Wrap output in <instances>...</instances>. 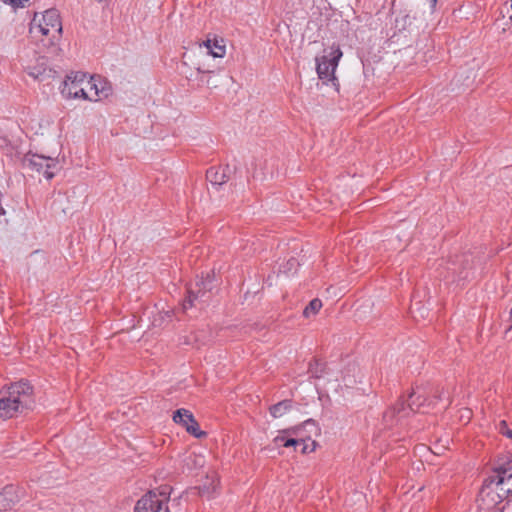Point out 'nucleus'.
I'll return each mask as SVG.
<instances>
[{
	"label": "nucleus",
	"instance_id": "nucleus-1",
	"mask_svg": "<svg viewBox=\"0 0 512 512\" xmlns=\"http://www.w3.org/2000/svg\"><path fill=\"white\" fill-rule=\"evenodd\" d=\"M32 386L26 381H19L9 386L0 398V417L12 418L31 404Z\"/></svg>",
	"mask_w": 512,
	"mask_h": 512
},
{
	"label": "nucleus",
	"instance_id": "nucleus-2",
	"mask_svg": "<svg viewBox=\"0 0 512 512\" xmlns=\"http://www.w3.org/2000/svg\"><path fill=\"white\" fill-rule=\"evenodd\" d=\"M30 33L35 36L37 34L47 36L50 43L54 45V41L58 40L62 34V23L58 10L48 9L40 16L35 14L30 25Z\"/></svg>",
	"mask_w": 512,
	"mask_h": 512
},
{
	"label": "nucleus",
	"instance_id": "nucleus-3",
	"mask_svg": "<svg viewBox=\"0 0 512 512\" xmlns=\"http://www.w3.org/2000/svg\"><path fill=\"white\" fill-rule=\"evenodd\" d=\"M170 486H161L156 490L148 491L137 502L134 507L135 512H170L167 503L171 494Z\"/></svg>",
	"mask_w": 512,
	"mask_h": 512
},
{
	"label": "nucleus",
	"instance_id": "nucleus-4",
	"mask_svg": "<svg viewBox=\"0 0 512 512\" xmlns=\"http://www.w3.org/2000/svg\"><path fill=\"white\" fill-rule=\"evenodd\" d=\"M341 57L342 51L339 47L331 49L328 54H324L321 57H316V71L318 77L326 82L336 80L335 70Z\"/></svg>",
	"mask_w": 512,
	"mask_h": 512
},
{
	"label": "nucleus",
	"instance_id": "nucleus-5",
	"mask_svg": "<svg viewBox=\"0 0 512 512\" xmlns=\"http://www.w3.org/2000/svg\"><path fill=\"white\" fill-rule=\"evenodd\" d=\"M57 160L39 154L28 153L23 158V165L27 169L42 173L46 179L54 177V169L57 167Z\"/></svg>",
	"mask_w": 512,
	"mask_h": 512
},
{
	"label": "nucleus",
	"instance_id": "nucleus-6",
	"mask_svg": "<svg viewBox=\"0 0 512 512\" xmlns=\"http://www.w3.org/2000/svg\"><path fill=\"white\" fill-rule=\"evenodd\" d=\"M212 290V279L208 275L205 279H201L195 283V286L188 288V296L184 300L183 309L195 306L196 302H206L203 298Z\"/></svg>",
	"mask_w": 512,
	"mask_h": 512
},
{
	"label": "nucleus",
	"instance_id": "nucleus-7",
	"mask_svg": "<svg viewBox=\"0 0 512 512\" xmlns=\"http://www.w3.org/2000/svg\"><path fill=\"white\" fill-rule=\"evenodd\" d=\"M409 400L408 408L413 412H425L436 408V403L429 399L428 386L417 387L410 393Z\"/></svg>",
	"mask_w": 512,
	"mask_h": 512
},
{
	"label": "nucleus",
	"instance_id": "nucleus-8",
	"mask_svg": "<svg viewBox=\"0 0 512 512\" xmlns=\"http://www.w3.org/2000/svg\"><path fill=\"white\" fill-rule=\"evenodd\" d=\"M173 421L182 425L189 434L196 438L200 439L206 436V432L200 430L199 424L195 417L187 409L181 408L176 410L173 414Z\"/></svg>",
	"mask_w": 512,
	"mask_h": 512
},
{
	"label": "nucleus",
	"instance_id": "nucleus-9",
	"mask_svg": "<svg viewBox=\"0 0 512 512\" xmlns=\"http://www.w3.org/2000/svg\"><path fill=\"white\" fill-rule=\"evenodd\" d=\"M84 73L75 72L67 76L61 88V94L66 99H82Z\"/></svg>",
	"mask_w": 512,
	"mask_h": 512
},
{
	"label": "nucleus",
	"instance_id": "nucleus-10",
	"mask_svg": "<svg viewBox=\"0 0 512 512\" xmlns=\"http://www.w3.org/2000/svg\"><path fill=\"white\" fill-rule=\"evenodd\" d=\"M235 174V167L230 165L211 167L206 172L207 180L214 186H221Z\"/></svg>",
	"mask_w": 512,
	"mask_h": 512
},
{
	"label": "nucleus",
	"instance_id": "nucleus-11",
	"mask_svg": "<svg viewBox=\"0 0 512 512\" xmlns=\"http://www.w3.org/2000/svg\"><path fill=\"white\" fill-rule=\"evenodd\" d=\"M25 69L29 76L38 81H45L53 78L56 72L48 67L47 61L44 57L37 60L35 65H27Z\"/></svg>",
	"mask_w": 512,
	"mask_h": 512
},
{
	"label": "nucleus",
	"instance_id": "nucleus-12",
	"mask_svg": "<svg viewBox=\"0 0 512 512\" xmlns=\"http://www.w3.org/2000/svg\"><path fill=\"white\" fill-rule=\"evenodd\" d=\"M99 84H101L100 78H87L86 74H84L82 99L89 101H99Z\"/></svg>",
	"mask_w": 512,
	"mask_h": 512
},
{
	"label": "nucleus",
	"instance_id": "nucleus-13",
	"mask_svg": "<svg viewBox=\"0 0 512 512\" xmlns=\"http://www.w3.org/2000/svg\"><path fill=\"white\" fill-rule=\"evenodd\" d=\"M428 395L431 396L430 401H434L436 403V408H438V404L442 401L445 403L440 408H447L451 404L450 395L445 389L442 387H429L428 386Z\"/></svg>",
	"mask_w": 512,
	"mask_h": 512
},
{
	"label": "nucleus",
	"instance_id": "nucleus-14",
	"mask_svg": "<svg viewBox=\"0 0 512 512\" xmlns=\"http://www.w3.org/2000/svg\"><path fill=\"white\" fill-rule=\"evenodd\" d=\"M18 497L12 486H7L0 492V511L10 509L16 502Z\"/></svg>",
	"mask_w": 512,
	"mask_h": 512
},
{
	"label": "nucleus",
	"instance_id": "nucleus-15",
	"mask_svg": "<svg viewBox=\"0 0 512 512\" xmlns=\"http://www.w3.org/2000/svg\"><path fill=\"white\" fill-rule=\"evenodd\" d=\"M405 411H406V408H405L404 401L399 400L398 403L394 407L388 409L384 413L383 419L387 425L392 426L394 424V422L398 421V419H396V417Z\"/></svg>",
	"mask_w": 512,
	"mask_h": 512
},
{
	"label": "nucleus",
	"instance_id": "nucleus-16",
	"mask_svg": "<svg viewBox=\"0 0 512 512\" xmlns=\"http://www.w3.org/2000/svg\"><path fill=\"white\" fill-rule=\"evenodd\" d=\"M223 40L218 41L210 40L208 39L205 42V46L208 49V54L212 55L213 57H223L225 55V46L222 44Z\"/></svg>",
	"mask_w": 512,
	"mask_h": 512
},
{
	"label": "nucleus",
	"instance_id": "nucleus-17",
	"mask_svg": "<svg viewBox=\"0 0 512 512\" xmlns=\"http://www.w3.org/2000/svg\"><path fill=\"white\" fill-rule=\"evenodd\" d=\"M292 407V401L283 400L270 407V414L273 418H279L285 415Z\"/></svg>",
	"mask_w": 512,
	"mask_h": 512
},
{
	"label": "nucleus",
	"instance_id": "nucleus-18",
	"mask_svg": "<svg viewBox=\"0 0 512 512\" xmlns=\"http://www.w3.org/2000/svg\"><path fill=\"white\" fill-rule=\"evenodd\" d=\"M322 307V302L320 299L315 298L309 302V304L303 310V316L309 318L311 316L316 315Z\"/></svg>",
	"mask_w": 512,
	"mask_h": 512
},
{
	"label": "nucleus",
	"instance_id": "nucleus-19",
	"mask_svg": "<svg viewBox=\"0 0 512 512\" xmlns=\"http://www.w3.org/2000/svg\"><path fill=\"white\" fill-rule=\"evenodd\" d=\"M300 429H301V427H293V428H288V429L281 431V435H278L273 439L274 444L277 446L280 444L283 445V443L285 442V440L288 436L298 435V432Z\"/></svg>",
	"mask_w": 512,
	"mask_h": 512
},
{
	"label": "nucleus",
	"instance_id": "nucleus-20",
	"mask_svg": "<svg viewBox=\"0 0 512 512\" xmlns=\"http://www.w3.org/2000/svg\"><path fill=\"white\" fill-rule=\"evenodd\" d=\"M325 365L320 362L318 359H314L309 364V372L312 374L315 378H320L324 372Z\"/></svg>",
	"mask_w": 512,
	"mask_h": 512
},
{
	"label": "nucleus",
	"instance_id": "nucleus-21",
	"mask_svg": "<svg viewBox=\"0 0 512 512\" xmlns=\"http://www.w3.org/2000/svg\"><path fill=\"white\" fill-rule=\"evenodd\" d=\"M111 93V86L107 82L101 80V84L98 85L99 100L107 98Z\"/></svg>",
	"mask_w": 512,
	"mask_h": 512
},
{
	"label": "nucleus",
	"instance_id": "nucleus-22",
	"mask_svg": "<svg viewBox=\"0 0 512 512\" xmlns=\"http://www.w3.org/2000/svg\"><path fill=\"white\" fill-rule=\"evenodd\" d=\"M298 266V261L295 258H290L283 266H281V271L285 274H290L291 272L296 271Z\"/></svg>",
	"mask_w": 512,
	"mask_h": 512
},
{
	"label": "nucleus",
	"instance_id": "nucleus-23",
	"mask_svg": "<svg viewBox=\"0 0 512 512\" xmlns=\"http://www.w3.org/2000/svg\"><path fill=\"white\" fill-rule=\"evenodd\" d=\"M410 24V16L408 14L397 17L395 19V26L399 30H404Z\"/></svg>",
	"mask_w": 512,
	"mask_h": 512
},
{
	"label": "nucleus",
	"instance_id": "nucleus-24",
	"mask_svg": "<svg viewBox=\"0 0 512 512\" xmlns=\"http://www.w3.org/2000/svg\"><path fill=\"white\" fill-rule=\"evenodd\" d=\"M302 427L308 429L310 432L313 431L315 435L319 433L317 423L313 419L304 421Z\"/></svg>",
	"mask_w": 512,
	"mask_h": 512
},
{
	"label": "nucleus",
	"instance_id": "nucleus-25",
	"mask_svg": "<svg viewBox=\"0 0 512 512\" xmlns=\"http://www.w3.org/2000/svg\"><path fill=\"white\" fill-rule=\"evenodd\" d=\"M499 431L503 435L507 436L508 438L512 439V430H510L507 426L506 421H501L499 424Z\"/></svg>",
	"mask_w": 512,
	"mask_h": 512
},
{
	"label": "nucleus",
	"instance_id": "nucleus-26",
	"mask_svg": "<svg viewBox=\"0 0 512 512\" xmlns=\"http://www.w3.org/2000/svg\"><path fill=\"white\" fill-rule=\"evenodd\" d=\"M29 0H3L4 3L11 5L14 8H23Z\"/></svg>",
	"mask_w": 512,
	"mask_h": 512
},
{
	"label": "nucleus",
	"instance_id": "nucleus-27",
	"mask_svg": "<svg viewBox=\"0 0 512 512\" xmlns=\"http://www.w3.org/2000/svg\"><path fill=\"white\" fill-rule=\"evenodd\" d=\"M299 441H300V443H299L298 445H302L301 452H302L303 454H306L307 452H312V451H314V450H315V446H316L315 441H313V442L311 443V447H310V445H309V444H306L303 440H299Z\"/></svg>",
	"mask_w": 512,
	"mask_h": 512
},
{
	"label": "nucleus",
	"instance_id": "nucleus-28",
	"mask_svg": "<svg viewBox=\"0 0 512 512\" xmlns=\"http://www.w3.org/2000/svg\"><path fill=\"white\" fill-rule=\"evenodd\" d=\"M504 480H505L504 476H497V477L491 476V477L487 478L485 480V482L487 484H491V483L495 482L497 485H502L504 483Z\"/></svg>",
	"mask_w": 512,
	"mask_h": 512
},
{
	"label": "nucleus",
	"instance_id": "nucleus-29",
	"mask_svg": "<svg viewBox=\"0 0 512 512\" xmlns=\"http://www.w3.org/2000/svg\"><path fill=\"white\" fill-rule=\"evenodd\" d=\"M299 443H300L299 440L293 438L292 436H288L286 438L285 442L283 443V446L284 447H292V446H297Z\"/></svg>",
	"mask_w": 512,
	"mask_h": 512
},
{
	"label": "nucleus",
	"instance_id": "nucleus-30",
	"mask_svg": "<svg viewBox=\"0 0 512 512\" xmlns=\"http://www.w3.org/2000/svg\"><path fill=\"white\" fill-rule=\"evenodd\" d=\"M507 468L505 466H500L495 469V472L498 473V476H504L507 473Z\"/></svg>",
	"mask_w": 512,
	"mask_h": 512
},
{
	"label": "nucleus",
	"instance_id": "nucleus-31",
	"mask_svg": "<svg viewBox=\"0 0 512 512\" xmlns=\"http://www.w3.org/2000/svg\"><path fill=\"white\" fill-rule=\"evenodd\" d=\"M428 1H429V6H430V11L433 12L435 10L437 0H428Z\"/></svg>",
	"mask_w": 512,
	"mask_h": 512
},
{
	"label": "nucleus",
	"instance_id": "nucleus-32",
	"mask_svg": "<svg viewBox=\"0 0 512 512\" xmlns=\"http://www.w3.org/2000/svg\"><path fill=\"white\" fill-rule=\"evenodd\" d=\"M197 70H198L199 72H203V73H204V72H207L206 70H202L200 67H198V68H197Z\"/></svg>",
	"mask_w": 512,
	"mask_h": 512
},
{
	"label": "nucleus",
	"instance_id": "nucleus-33",
	"mask_svg": "<svg viewBox=\"0 0 512 512\" xmlns=\"http://www.w3.org/2000/svg\"><path fill=\"white\" fill-rule=\"evenodd\" d=\"M508 478H509V479H510V478H512V473L508 476Z\"/></svg>",
	"mask_w": 512,
	"mask_h": 512
},
{
	"label": "nucleus",
	"instance_id": "nucleus-34",
	"mask_svg": "<svg viewBox=\"0 0 512 512\" xmlns=\"http://www.w3.org/2000/svg\"><path fill=\"white\" fill-rule=\"evenodd\" d=\"M511 9H512V0H511Z\"/></svg>",
	"mask_w": 512,
	"mask_h": 512
}]
</instances>
